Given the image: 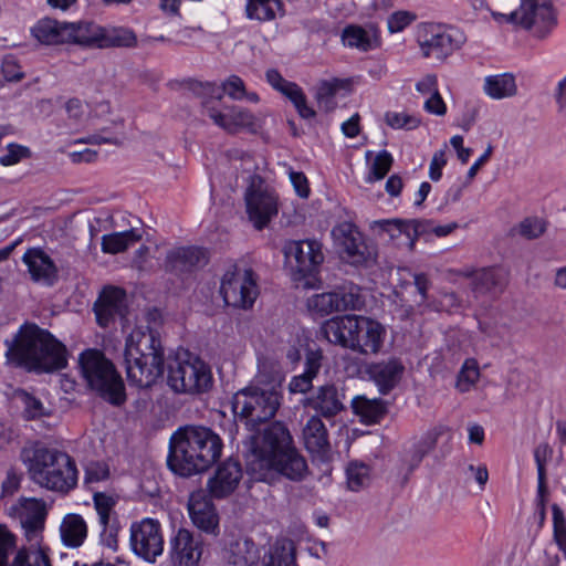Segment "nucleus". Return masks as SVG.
Masks as SVG:
<instances>
[{
  "mask_svg": "<svg viewBox=\"0 0 566 566\" xmlns=\"http://www.w3.org/2000/svg\"><path fill=\"white\" fill-rule=\"evenodd\" d=\"M202 552L201 539L186 528H179L169 539V556L177 566H197Z\"/></svg>",
  "mask_w": 566,
  "mask_h": 566,
  "instance_id": "20",
  "label": "nucleus"
},
{
  "mask_svg": "<svg viewBox=\"0 0 566 566\" xmlns=\"http://www.w3.org/2000/svg\"><path fill=\"white\" fill-rule=\"evenodd\" d=\"M265 80L273 90L292 102L301 117L311 119L315 116L314 109L307 104L303 90L296 83L285 80L275 69H269L265 72Z\"/></svg>",
  "mask_w": 566,
  "mask_h": 566,
  "instance_id": "23",
  "label": "nucleus"
},
{
  "mask_svg": "<svg viewBox=\"0 0 566 566\" xmlns=\"http://www.w3.org/2000/svg\"><path fill=\"white\" fill-rule=\"evenodd\" d=\"M321 331L329 343L367 357L381 354L388 342L387 326L366 315L333 317L322 324Z\"/></svg>",
  "mask_w": 566,
  "mask_h": 566,
  "instance_id": "4",
  "label": "nucleus"
},
{
  "mask_svg": "<svg viewBox=\"0 0 566 566\" xmlns=\"http://www.w3.org/2000/svg\"><path fill=\"white\" fill-rule=\"evenodd\" d=\"M167 384L178 394H199L211 387L212 374L202 359L182 350L168 364Z\"/></svg>",
  "mask_w": 566,
  "mask_h": 566,
  "instance_id": "8",
  "label": "nucleus"
},
{
  "mask_svg": "<svg viewBox=\"0 0 566 566\" xmlns=\"http://www.w3.org/2000/svg\"><path fill=\"white\" fill-rule=\"evenodd\" d=\"M2 74L7 81L17 82L23 77L20 65L13 59H4L2 62Z\"/></svg>",
  "mask_w": 566,
  "mask_h": 566,
  "instance_id": "63",
  "label": "nucleus"
},
{
  "mask_svg": "<svg viewBox=\"0 0 566 566\" xmlns=\"http://www.w3.org/2000/svg\"><path fill=\"white\" fill-rule=\"evenodd\" d=\"M80 374L87 386L107 401L119 405L125 400V388L115 365L96 348H88L78 355Z\"/></svg>",
  "mask_w": 566,
  "mask_h": 566,
  "instance_id": "7",
  "label": "nucleus"
},
{
  "mask_svg": "<svg viewBox=\"0 0 566 566\" xmlns=\"http://www.w3.org/2000/svg\"><path fill=\"white\" fill-rule=\"evenodd\" d=\"M61 539L69 547H78L87 535V526L78 514H67L60 525Z\"/></svg>",
  "mask_w": 566,
  "mask_h": 566,
  "instance_id": "36",
  "label": "nucleus"
},
{
  "mask_svg": "<svg viewBox=\"0 0 566 566\" xmlns=\"http://www.w3.org/2000/svg\"><path fill=\"white\" fill-rule=\"evenodd\" d=\"M260 548L248 538L231 541L222 551V559L229 566H258Z\"/></svg>",
  "mask_w": 566,
  "mask_h": 566,
  "instance_id": "27",
  "label": "nucleus"
},
{
  "mask_svg": "<svg viewBox=\"0 0 566 566\" xmlns=\"http://www.w3.org/2000/svg\"><path fill=\"white\" fill-rule=\"evenodd\" d=\"M279 195L260 176H251L244 191L245 213L253 228L262 230L279 213Z\"/></svg>",
  "mask_w": 566,
  "mask_h": 566,
  "instance_id": "11",
  "label": "nucleus"
},
{
  "mask_svg": "<svg viewBox=\"0 0 566 566\" xmlns=\"http://www.w3.org/2000/svg\"><path fill=\"white\" fill-rule=\"evenodd\" d=\"M14 545V536L3 524H0V566H7L8 553Z\"/></svg>",
  "mask_w": 566,
  "mask_h": 566,
  "instance_id": "60",
  "label": "nucleus"
},
{
  "mask_svg": "<svg viewBox=\"0 0 566 566\" xmlns=\"http://www.w3.org/2000/svg\"><path fill=\"white\" fill-rule=\"evenodd\" d=\"M9 517L17 520L29 542L40 546L39 532L43 527L45 504L35 497H20L7 509Z\"/></svg>",
  "mask_w": 566,
  "mask_h": 566,
  "instance_id": "17",
  "label": "nucleus"
},
{
  "mask_svg": "<svg viewBox=\"0 0 566 566\" xmlns=\"http://www.w3.org/2000/svg\"><path fill=\"white\" fill-rule=\"evenodd\" d=\"M366 159L369 166L365 181L368 184L381 180L387 175L392 164V157L387 150L379 151L375 156L373 151H367Z\"/></svg>",
  "mask_w": 566,
  "mask_h": 566,
  "instance_id": "42",
  "label": "nucleus"
},
{
  "mask_svg": "<svg viewBox=\"0 0 566 566\" xmlns=\"http://www.w3.org/2000/svg\"><path fill=\"white\" fill-rule=\"evenodd\" d=\"M7 345L8 359L28 370L51 373L67 364L65 346L35 324H23Z\"/></svg>",
  "mask_w": 566,
  "mask_h": 566,
  "instance_id": "3",
  "label": "nucleus"
},
{
  "mask_svg": "<svg viewBox=\"0 0 566 566\" xmlns=\"http://www.w3.org/2000/svg\"><path fill=\"white\" fill-rule=\"evenodd\" d=\"M220 294L228 306L251 308L259 295L253 271L241 266L227 270L221 279Z\"/></svg>",
  "mask_w": 566,
  "mask_h": 566,
  "instance_id": "13",
  "label": "nucleus"
},
{
  "mask_svg": "<svg viewBox=\"0 0 566 566\" xmlns=\"http://www.w3.org/2000/svg\"><path fill=\"white\" fill-rule=\"evenodd\" d=\"M23 406L24 415L29 419H38L50 415V410L35 397L28 392L19 395Z\"/></svg>",
  "mask_w": 566,
  "mask_h": 566,
  "instance_id": "52",
  "label": "nucleus"
},
{
  "mask_svg": "<svg viewBox=\"0 0 566 566\" xmlns=\"http://www.w3.org/2000/svg\"><path fill=\"white\" fill-rule=\"evenodd\" d=\"M360 304L357 287L315 293L306 300L307 312L314 318L324 317L334 312L355 310L359 307Z\"/></svg>",
  "mask_w": 566,
  "mask_h": 566,
  "instance_id": "16",
  "label": "nucleus"
},
{
  "mask_svg": "<svg viewBox=\"0 0 566 566\" xmlns=\"http://www.w3.org/2000/svg\"><path fill=\"white\" fill-rule=\"evenodd\" d=\"M331 235L333 247L342 259L354 265L371 263L377 258V248L367 242L358 228L350 221L336 223Z\"/></svg>",
  "mask_w": 566,
  "mask_h": 566,
  "instance_id": "12",
  "label": "nucleus"
},
{
  "mask_svg": "<svg viewBox=\"0 0 566 566\" xmlns=\"http://www.w3.org/2000/svg\"><path fill=\"white\" fill-rule=\"evenodd\" d=\"M241 478L240 465L230 460L226 461L218 467L214 475L209 479V491L214 497L228 496L237 489Z\"/></svg>",
  "mask_w": 566,
  "mask_h": 566,
  "instance_id": "26",
  "label": "nucleus"
},
{
  "mask_svg": "<svg viewBox=\"0 0 566 566\" xmlns=\"http://www.w3.org/2000/svg\"><path fill=\"white\" fill-rule=\"evenodd\" d=\"M32 35L42 44L67 43L66 22L53 19L40 20L31 30Z\"/></svg>",
  "mask_w": 566,
  "mask_h": 566,
  "instance_id": "35",
  "label": "nucleus"
},
{
  "mask_svg": "<svg viewBox=\"0 0 566 566\" xmlns=\"http://www.w3.org/2000/svg\"><path fill=\"white\" fill-rule=\"evenodd\" d=\"M188 513L193 525L200 531L217 535L219 516L216 509L203 491H195L188 501Z\"/></svg>",
  "mask_w": 566,
  "mask_h": 566,
  "instance_id": "21",
  "label": "nucleus"
},
{
  "mask_svg": "<svg viewBox=\"0 0 566 566\" xmlns=\"http://www.w3.org/2000/svg\"><path fill=\"white\" fill-rule=\"evenodd\" d=\"M405 370V365L399 358L380 360L368 368L370 379L381 395H388L400 384Z\"/></svg>",
  "mask_w": 566,
  "mask_h": 566,
  "instance_id": "24",
  "label": "nucleus"
},
{
  "mask_svg": "<svg viewBox=\"0 0 566 566\" xmlns=\"http://www.w3.org/2000/svg\"><path fill=\"white\" fill-rule=\"evenodd\" d=\"M353 90V81L350 78L333 77L321 81L317 85L316 97L332 98L339 94H347Z\"/></svg>",
  "mask_w": 566,
  "mask_h": 566,
  "instance_id": "45",
  "label": "nucleus"
},
{
  "mask_svg": "<svg viewBox=\"0 0 566 566\" xmlns=\"http://www.w3.org/2000/svg\"><path fill=\"white\" fill-rule=\"evenodd\" d=\"M132 551L148 563H154L164 552L160 523L150 517L134 522L129 528Z\"/></svg>",
  "mask_w": 566,
  "mask_h": 566,
  "instance_id": "14",
  "label": "nucleus"
},
{
  "mask_svg": "<svg viewBox=\"0 0 566 566\" xmlns=\"http://www.w3.org/2000/svg\"><path fill=\"white\" fill-rule=\"evenodd\" d=\"M421 223L426 224L422 228L423 234H434L439 238L449 235L458 228L455 222H450L447 224H434L432 221L421 220Z\"/></svg>",
  "mask_w": 566,
  "mask_h": 566,
  "instance_id": "62",
  "label": "nucleus"
},
{
  "mask_svg": "<svg viewBox=\"0 0 566 566\" xmlns=\"http://www.w3.org/2000/svg\"><path fill=\"white\" fill-rule=\"evenodd\" d=\"M281 400L282 392L250 384L233 396L232 410L253 429L275 416Z\"/></svg>",
  "mask_w": 566,
  "mask_h": 566,
  "instance_id": "9",
  "label": "nucleus"
},
{
  "mask_svg": "<svg viewBox=\"0 0 566 566\" xmlns=\"http://www.w3.org/2000/svg\"><path fill=\"white\" fill-rule=\"evenodd\" d=\"M347 485L352 491H359L369 485L371 480L370 469L361 462H352L346 470Z\"/></svg>",
  "mask_w": 566,
  "mask_h": 566,
  "instance_id": "47",
  "label": "nucleus"
},
{
  "mask_svg": "<svg viewBox=\"0 0 566 566\" xmlns=\"http://www.w3.org/2000/svg\"><path fill=\"white\" fill-rule=\"evenodd\" d=\"M448 163L446 149L437 150L430 161L428 175L432 181H439L442 177V170Z\"/></svg>",
  "mask_w": 566,
  "mask_h": 566,
  "instance_id": "57",
  "label": "nucleus"
},
{
  "mask_svg": "<svg viewBox=\"0 0 566 566\" xmlns=\"http://www.w3.org/2000/svg\"><path fill=\"white\" fill-rule=\"evenodd\" d=\"M305 448L315 455L325 457L329 451L327 431L318 417H311L303 429Z\"/></svg>",
  "mask_w": 566,
  "mask_h": 566,
  "instance_id": "30",
  "label": "nucleus"
},
{
  "mask_svg": "<svg viewBox=\"0 0 566 566\" xmlns=\"http://www.w3.org/2000/svg\"><path fill=\"white\" fill-rule=\"evenodd\" d=\"M65 112V132L77 133L96 127L97 120L111 113V105L105 101L88 105L72 98L66 102Z\"/></svg>",
  "mask_w": 566,
  "mask_h": 566,
  "instance_id": "18",
  "label": "nucleus"
},
{
  "mask_svg": "<svg viewBox=\"0 0 566 566\" xmlns=\"http://www.w3.org/2000/svg\"><path fill=\"white\" fill-rule=\"evenodd\" d=\"M384 120L392 129L413 130L421 125V118L407 111H388Z\"/></svg>",
  "mask_w": 566,
  "mask_h": 566,
  "instance_id": "44",
  "label": "nucleus"
},
{
  "mask_svg": "<svg viewBox=\"0 0 566 566\" xmlns=\"http://www.w3.org/2000/svg\"><path fill=\"white\" fill-rule=\"evenodd\" d=\"M287 176L295 193L302 199H307L311 193L307 177L302 171H295L292 168L287 169Z\"/></svg>",
  "mask_w": 566,
  "mask_h": 566,
  "instance_id": "55",
  "label": "nucleus"
},
{
  "mask_svg": "<svg viewBox=\"0 0 566 566\" xmlns=\"http://www.w3.org/2000/svg\"><path fill=\"white\" fill-rule=\"evenodd\" d=\"M31 279L34 282L50 285L56 277V268L51 258L41 249H29L22 256Z\"/></svg>",
  "mask_w": 566,
  "mask_h": 566,
  "instance_id": "28",
  "label": "nucleus"
},
{
  "mask_svg": "<svg viewBox=\"0 0 566 566\" xmlns=\"http://www.w3.org/2000/svg\"><path fill=\"white\" fill-rule=\"evenodd\" d=\"M423 109L436 116H444L447 114V104L439 91L426 97L423 102Z\"/></svg>",
  "mask_w": 566,
  "mask_h": 566,
  "instance_id": "58",
  "label": "nucleus"
},
{
  "mask_svg": "<svg viewBox=\"0 0 566 566\" xmlns=\"http://www.w3.org/2000/svg\"><path fill=\"white\" fill-rule=\"evenodd\" d=\"M67 43L103 48L104 28L93 22L66 23Z\"/></svg>",
  "mask_w": 566,
  "mask_h": 566,
  "instance_id": "32",
  "label": "nucleus"
},
{
  "mask_svg": "<svg viewBox=\"0 0 566 566\" xmlns=\"http://www.w3.org/2000/svg\"><path fill=\"white\" fill-rule=\"evenodd\" d=\"M284 379L285 374L276 359L268 355L258 357L256 374L251 382L252 385L282 392Z\"/></svg>",
  "mask_w": 566,
  "mask_h": 566,
  "instance_id": "29",
  "label": "nucleus"
},
{
  "mask_svg": "<svg viewBox=\"0 0 566 566\" xmlns=\"http://www.w3.org/2000/svg\"><path fill=\"white\" fill-rule=\"evenodd\" d=\"M423 226L421 220L385 219L374 221L370 228L378 234H387L396 245L412 250L418 237L423 235Z\"/></svg>",
  "mask_w": 566,
  "mask_h": 566,
  "instance_id": "19",
  "label": "nucleus"
},
{
  "mask_svg": "<svg viewBox=\"0 0 566 566\" xmlns=\"http://www.w3.org/2000/svg\"><path fill=\"white\" fill-rule=\"evenodd\" d=\"M21 480V474H19L14 470L8 471L7 476L1 485L0 496L2 499L7 496H12L20 489Z\"/></svg>",
  "mask_w": 566,
  "mask_h": 566,
  "instance_id": "61",
  "label": "nucleus"
},
{
  "mask_svg": "<svg viewBox=\"0 0 566 566\" xmlns=\"http://www.w3.org/2000/svg\"><path fill=\"white\" fill-rule=\"evenodd\" d=\"M205 261V253L199 248H176L167 254V268L184 269L195 266Z\"/></svg>",
  "mask_w": 566,
  "mask_h": 566,
  "instance_id": "41",
  "label": "nucleus"
},
{
  "mask_svg": "<svg viewBox=\"0 0 566 566\" xmlns=\"http://www.w3.org/2000/svg\"><path fill=\"white\" fill-rule=\"evenodd\" d=\"M109 478L108 465L104 462H90L85 468L84 481L87 484L105 481Z\"/></svg>",
  "mask_w": 566,
  "mask_h": 566,
  "instance_id": "54",
  "label": "nucleus"
},
{
  "mask_svg": "<svg viewBox=\"0 0 566 566\" xmlns=\"http://www.w3.org/2000/svg\"><path fill=\"white\" fill-rule=\"evenodd\" d=\"M284 14L282 0H247L245 15L249 20L270 22Z\"/></svg>",
  "mask_w": 566,
  "mask_h": 566,
  "instance_id": "34",
  "label": "nucleus"
},
{
  "mask_svg": "<svg viewBox=\"0 0 566 566\" xmlns=\"http://www.w3.org/2000/svg\"><path fill=\"white\" fill-rule=\"evenodd\" d=\"M139 240L140 233L134 229L105 234L102 238V251L109 254L120 253Z\"/></svg>",
  "mask_w": 566,
  "mask_h": 566,
  "instance_id": "39",
  "label": "nucleus"
},
{
  "mask_svg": "<svg viewBox=\"0 0 566 566\" xmlns=\"http://www.w3.org/2000/svg\"><path fill=\"white\" fill-rule=\"evenodd\" d=\"M307 405L324 417L334 416L343 409L342 398L337 389L329 385L319 387L313 396L307 398Z\"/></svg>",
  "mask_w": 566,
  "mask_h": 566,
  "instance_id": "33",
  "label": "nucleus"
},
{
  "mask_svg": "<svg viewBox=\"0 0 566 566\" xmlns=\"http://www.w3.org/2000/svg\"><path fill=\"white\" fill-rule=\"evenodd\" d=\"M258 566H295L292 544L275 542L261 556Z\"/></svg>",
  "mask_w": 566,
  "mask_h": 566,
  "instance_id": "38",
  "label": "nucleus"
},
{
  "mask_svg": "<svg viewBox=\"0 0 566 566\" xmlns=\"http://www.w3.org/2000/svg\"><path fill=\"white\" fill-rule=\"evenodd\" d=\"M284 266L289 275L303 287H314L315 273L324 261L322 245L315 240H291L284 244Z\"/></svg>",
  "mask_w": 566,
  "mask_h": 566,
  "instance_id": "10",
  "label": "nucleus"
},
{
  "mask_svg": "<svg viewBox=\"0 0 566 566\" xmlns=\"http://www.w3.org/2000/svg\"><path fill=\"white\" fill-rule=\"evenodd\" d=\"M354 413L365 424L379 422L386 415V406L380 399H368L364 396H357L352 400Z\"/></svg>",
  "mask_w": 566,
  "mask_h": 566,
  "instance_id": "37",
  "label": "nucleus"
},
{
  "mask_svg": "<svg viewBox=\"0 0 566 566\" xmlns=\"http://www.w3.org/2000/svg\"><path fill=\"white\" fill-rule=\"evenodd\" d=\"M249 441L247 470L252 479L272 483L279 476L302 480L306 475L305 459L297 452L289 430L281 422L268 426Z\"/></svg>",
  "mask_w": 566,
  "mask_h": 566,
  "instance_id": "1",
  "label": "nucleus"
},
{
  "mask_svg": "<svg viewBox=\"0 0 566 566\" xmlns=\"http://www.w3.org/2000/svg\"><path fill=\"white\" fill-rule=\"evenodd\" d=\"M480 376L478 361L473 358L465 359L457 377V389L461 392L471 390L479 381Z\"/></svg>",
  "mask_w": 566,
  "mask_h": 566,
  "instance_id": "46",
  "label": "nucleus"
},
{
  "mask_svg": "<svg viewBox=\"0 0 566 566\" xmlns=\"http://www.w3.org/2000/svg\"><path fill=\"white\" fill-rule=\"evenodd\" d=\"M482 90L491 99L500 101L514 97L518 87L513 74L501 73L485 76Z\"/></svg>",
  "mask_w": 566,
  "mask_h": 566,
  "instance_id": "31",
  "label": "nucleus"
},
{
  "mask_svg": "<svg viewBox=\"0 0 566 566\" xmlns=\"http://www.w3.org/2000/svg\"><path fill=\"white\" fill-rule=\"evenodd\" d=\"M28 155V148L17 144H9L7 146L6 153L0 157V164L4 167L13 166Z\"/></svg>",
  "mask_w": 566,
  "mask_h": 566,
  "instance_id": "56",
  "label": "nucleus"
},
{
  "mask_svg": "<svg viewBox=\"0 0 566 566\" xmlns=\"http://www.w3.org/2000/svg\"><path fill=\"white\" fill-rule=\"evenodd\" d=\"M475 291L485 293L491 291L497 284V274L493 269H482L475 272L473 277Z\"/></svg>",
  "mask_w": 566,
  "mask_h": 566,
  "instance_id": "53",
  "label": "nucleus"
},
{
  "mask_svg": "<svg viewBox=\"0 0 566 566\" xmlns=\"http://www.w3.org/2000/svg\"><path fill=\"white\" fill-rule=\"evenodd\" d=\"M223 93L234 101L247 99L250 103H259L260 96L255 92H248L244 81L238 75L228 76L221 84Z\"/></svg>",
  "mask_w": 566,
  "mask_h": 566,
  "instance_id": "43",
  "label": "nucleus"
},
{
  "mask_svg": "<svg viewBox=\"0 0 566 566\" xmlns=\"http://www.w3.org/2000/svg\"><path fill=\"white\" fill-rule=\"evenodd\" d=\"M342 41L345 46L356 48L361 51H369L378 46V39L375 33L356 25L344 29Z\"/></svg>",
  "mask_w": 566,
  "mask_h": 566,
  "instance_id": "40",
  "label": "nucleus"
},
{
  "mask_svg": "<svg viewBox=\"0 0 566 566\" xmlns=\"http://www.w3.org/2000/svg\"><path fill=\"white\" fill-rule=\"evenodd\" d=\"M23 462L31 480L50 491L69 492L77 483V469L64 452L35 447L23 452Z\"/></svg>",
  "mask_w": 566,
  "mask_h": 566,
  "instance_id": "6",
  "label": "nucleus"
},
{
  "mask_svg": "<svg viewBox=\"0 0 566 566\" xmlns=\"http://www.w3.org/2000/svg\"><path fill=\"white\" fill-rule=\"evenodd\" d=\"M94 507L98 515V521L101 525L105 528L111 520L112 514L114 513V507L117 503V497L112 494L96 492L93 495Z\"/></svg>",
  "mask_w": 566,
  "mask_h": 566,
  "instance_id": "49",
  "label": "nucleus"
},
{
  "mask_svg": "<svg viewBox=\"0 0 566 566\" xmlns=\"http://www.w3.org/2000/svg\"><path fill=\"white\" fill-rule=\"evenodd\" d=\"M235 169L241 172L242 178L247 181V185L251 181V176H259L256 171L259 170V164L250 155L243 156L239 164L234 165Z\"/></svg>",
  "mask_w": 566,
  "mask_h": 566,
  "instance_id": "59",
  "label": "nucleus"
},
{
  "mask_svg": "<svg viewBox=\"0 0 566 566\" xmlns=\"http://www.w3.org/2000/svg\"><path fill=\"white\" fill-rule=\"evenodd\" d=\"M546 231V222L542 218L524 219L517 227V233L526 239H536Z\"/></svg>",
  "mask_w": 566,
  "mask_h": 566,
  "instance_id": "51",
  "label": "nucleus"
},
{
  "mask_svg": "<svg viewBox=\"0 0 566 566\" xmlns=\"http://www.w3.org/2000/svg\"><path fill=\"white\" fill-rule=\"evenodd\" d=\"M465 42L467 36L459 29L432 27L419 39V49L421 55L426 59L446 61L455 51L460 50Z\"/></svg>",
  "mask_w": 566,
  "mask_h": 566,
  "instance_id": "15",
  "label": "nucleus"
},
{
  "mask_svg": "<svg viewBox=\"0 0 566 566\" xmlns=\"http://www.w3.org/2000/svg\"><path fill=\"white\" fill-rule=\"evenodd\" d=\"M467 474L473 478L479 484L480 490H483L489 480V471L485 464H469L467 468Z\"/></svg>",
  "mask_w": 566,
  "mask_h": 566,
  "instance_id": "64",
  "label": "nucleus"
},
{
  "mask_svg": "<svg viewBox=\"0 0 566 566\" xmlns=\"http://www.w3.org/2000/svg\"><path fill=\"white\" fill-rule=\"evenodd\" d=\"M417 15L408 10H399L392 12L387 18V28L390 33H399L402 32L406 28H408L415 20Z\"/></svg>",
  "mask_w": 566,
  "mask_h": 566,
  "instance_id": "50",
  "label": "nucleus"
},
{
  "mask_svg": "<svg viewBox=\"0 0 566 566\" xmlns=\"http://www.w3.org/2000/svg\"><path fill=\"white\" fill-rule=\"evenodd\" d=\"M124 365L127 379L139 388L154 386L164 373V348L148 326L135 327L126 337Z\"/></svg>",
  "mask_w": 566,
  "mask_h": 566,
  "instance_id": "5",
  "label": "nucleus"
},
{
  "mask_svg": "<svg viewBox=\"0 0 566 566\" xmlns=\"http://www.w3.org/2000/svg\"><path fill=\"white\" fill-rule=\"evenodd\" d=\"M126 305L127 297L122 289H104L95 304V315L97 323L102 327H106L116 317H124L126 314Z\"/></svg>",
  "mask_w": 566,
  "mask_h": 566,
  "instance_id": "25",
  "label": "nucleus"
},
{
  "mask_svg": "<svg viewBox=\"0 0 566 566\" xmlns=\"http://www.w3.org/2000/svg\"><path fill=\"white\" fill-rule=\"evenodd\" d=\"M222 439L203 426H186L177 429L169 439L168 468L180 476L202 473L221 457Z\"/></svg>",
  "mask_w": 566,
  "mask_h": 566,
  "instance_id": "2",
  "label": "nucleus"
},
{
  "mask_svg": "<svg viewBox=\"0 0 566 566\" xmlns=\"http://www.w3.org/2000/svg\"><path fill=\"white\" fill-rule=\"evenodd\" d=\"M137 42L135 33L127 28L104 29V46H134Z\"/></svg>",
  "mask_w": 566,
  "mask_h": 566,
  "instance_id": "48",
  "label": "nucleus"
},
{
  "mask_svg": "<svg viewBox=\"0 0 566 566\" xmlns=\"http://www.w3.org/2000/svg\"><path fill=\"white\" fill-rule=\"evenodd\" d=\"M208 115L217 126L229 133L253 130L256 126L255 116L239 106L224 107L222 111L210 107Z\"/></svg>",
  "mask_w": 566,
  "mask_h": 566,
  "instance_id": "22",
  "label": "nucleus"
}]
</instances>
